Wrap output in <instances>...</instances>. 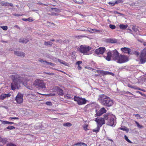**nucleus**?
<instances>
[{
    "instance_id": "obj_5",
    "label": "nucleus",
    "mask_w": 146,
    "mask_h": 146,
    "mask_svg": "<svg viewBox=\"0 0 146 146\" xmlns=\"http://www.w3.org/2000/svg\"><path fill=\"white\" fill-rule=\"evenodd\" d=\"M92 48L89 46H87L85 45H81L80 46L78 51L82 53L87 54L88 52L91 50Z\"/></svg>"
},
{
    "instance_id": "obj_55",
    "label": "nucleus",
    "mask_w": 146,
    "mask_h": 146,
    "mask_svg": "<svg viewBox=\"0 0 146 146\" xmlns=\"http://www.w3.org/2000/svg\"><path fill=\"white\" fill-rule=\"evenodd\" d=\"M124 94H131L132 95H133L131 93V92H125L124 93Z\"/></svg>"
},
{
    "instance_id": "obj_17",
    "label": "nucleus",
    "mask_w": 146,
    "mask_h": 146,
    "mask_svg": "<svg viewBox=\"0 0 146 146\" xmlns=\"http://www.w3.org/2000/svg\"><path fill=\"white\" fill-rule=\"evenodd\" d=\"M8 139L7 138L0 137V142L3 143V144H6L8 142Z\"/></svg>"
},
{
    "instance_id": "obj_16",
    "label": "nucleus",
    "mask_w": 146,
    "mask_h": 146,
    "mask_svg": "<svg viewBox=\"0 0 146 146\" xmlns=\"http://www.w3.org/2000/svg\"><path fill=\"white\" fill-rule=\"evenodd\" d=\"M56 90H57L58 93L59 94V95L62 96L64 94L63 90L60 88L59 87L57 86L56 87Z\"/></svg>"
},
{
    "instance_id": "obj_25",
    "label": "nucleus",
    "mask_w": 146,
    "mask_h": 146,
    "mask_svg": "<svg viewBox=\"0 0 146 146\" xmlns=\"http://www.w3.org/2000/svg\"><path fill=\"white\" fill-rule=\"evenodd\" d=\"M128 25H124L123 24H120L119 25V28L121 29L124 30L126 29Z\"/></svg>"
},
{
    "instance_id": "obj_60",
    "label": "nucleus",
    "mask_w": 146,
    "mask_h": 146,
    "mask_svg": "<svg viewBox=\"0 0 146 146\" xmlns=\"http://www.w3.org/2000/svg\"><path fill=\"white\" fill-rule=\"evenodd\" d=\"M11 119H18L19 118L18 117H10Z\"/></svg>"
},
{
    "instance_id": "obj_62",
    "label": "nucleus",
    "mask_w": 146,
    "mask_h": 146,
    "mask_svg": "<svg viewBox=\"0 0 146 146\" xmlns=\"http://www.w3.org/2000/svg\"><path fill=\"white\" fill-rule=\"evenodd\" d=\"M135 51H131V52H130V54H135Z\"/></svg>"
},
{
    "instance_id": "obj_28",
    "label": "nucleus",
    "mask_w": 146,
    "mask_h": 146,
    "mask_svg": "<svg viewBox=\"0 0 146 146\" xmlns=\"http://www.w3.org/2000/svg\"><path fill=\"white\" fill-rule=\"evenodd\" d=\"M52 44V43L50 41H48L46 42L45 41L44 43V44L45 45L48 46L50 45V46H51Z\"/></svg>"
},
{
    "instance_id": "obj_24",
    "label": "nucleus",
    "mask_w": 146,
    "mask_h": 146,
    "mask_svg": "<svg viewBox=\"0 0 146 146\" xmlns=\"http://www.w3.org/2000/svg\"><path fill=\"white\" fill-rule=\"evenodd\" d=\"M0 121L2 123L4 124H12L14 123L13 122H9L6 121L0 120Z\"/></svg>"
},
{
    "instance_id": "obj_15",
    "label": "nucleus",
    "mask_w": 146,
    "mask_h": 146,
    "mask_svg": "<svg viewBox=\"0 0 146 146\" xmlns=\"http://www.w3.org/2000/svg\"><path fill=\"white\" fill-rule=\"evenodd\" d=\"M14 54H15L17 56H19L24 57L25 56L24 53L23 52L19 51H15Z\"/></svg>"
},
{
    "instance_id": "obj_3",
    "label": "nucleus",
    "mask_w": 146,
    "mask_h": 146,
    "mask_svg": "<svg viewBox=\"0 0 146 146\" xmlns=\"http://www.w3.org/2000/svg\"><path fill=\"white\" fill-rule=\"evenodd\" d=\"M98 100L102 105L108 107L112 106L113 104V100L104 94L100 95Z\"/></svg>"
},
{
    "instance_id": "obj_61",
    "label": "nucleus",
    "mask_w": 146,
    "mask_h": 146,
    "mask_svg": "<svg viewBox=\"0 0 146 146\" xmlns=\"http://www.w3.org/2000/svg\"><path fill=\"white\" fill-rule=\"evenodd\" d=\"M77 68L78 70H80L82 69V67L80 66V65H78Z\"/></svg>"
},
{
    "instance_id": "obj_2",
    "label": "nucleus",
    "mask_w": 146,
    "mask_h": 146,
    "mask_svg": "<svg viewBox=\"0 0 146 146\" xmlns=\"http://www.w3.org/2000/svg\"><path fill=\"white\" fill-rule=\"evenodd\" d=\"M113 60L119 63L126 62L129 60V58L126 56L121 54L119 55V53L116 50H114L113 51Z\"/></svg>"
},
{
    "instance_id": "obj_4",
    "label": "nucleus",
    "mask_w": 146,
    "mask_h": 146,
    "mask_svg": "<svg viewBox=\"0 0 146 146\" xmlns=\"http://www.w3.org/2000/svg\"><path fill=\"white\" fill-rule=\"evenodd\" d=\"M115 116L111 113H107L104 115V118L106 120H107V124L110 126H115L116 124V122L115 121L114 118Z\"/></svg>"
},
{
    "instance_id": "obj_57",
    "label": "nucleus",
    "mask_w": 146,
    "mask_h": 146,
    "mask_svg": "<svg viewBox=\"0 0 146 146\" xmlns=\"http://www.w3.org/2000/svg\"><path fill=\"white\" fill-rule=\"evenodd\" d=\"M11 96V95L9 93H8V94H6V98L7 97H9Z\"/></svg>"
},
{
    "instance_id": "obj_34",
    "label": "nucleus",
    "mask_w": 146,
    "mask_h": 146,
    "mask_svg": "<svg viewBox=\"0 0 146 146\" xmlns=\"http://www.w3.org/2000/svg\"><path fill=\"white\" fill-rule=\"evenodd\" d=\"M15 127L13 126L9 125L7 127L6 129H5V130L6 129L9 130H11L12 129H15Z\"/></svg>"
},
{
    "instance_id": "obj_46",
    "label": "nucleus",
    "mask_w": 146,
    "mask_h": 146,
    "mask_svg": "<svg viewBox=\"0 0 146 146\" xmlns=\"http://www.w3.org/2000/svg\"><path fill=\"white\" fill-rule=\"evenodd\" d=\"M46 64L48 65H50L52 66H54V63L50 62H47Z\"/></svg>"
},
{
    "instance_id": "obj_22",
    "label": "nucleus",
    "mask_w": 146,
    "mask_h": 146,
    "mask_svg": "<svg viewBox=\"0 0 146 146\" xmlns=\"http://www.w3.org/2000/svg\"><path fill=\"white\" fill-rule=\"evenodd\" d=\"M107 42L111 43H117V40L115 39H109L108 40Z\"/></svg>"
},
{
    "instance_id": "obj_30",
    "label": "nucleus",
    "mask_w": 146,
    "mask_h": 146,
    "mask_svg": "<svg viewBox=\"0 0 146 146\" xmlns=\"http://www.w3.org/2000/svg\"><path fill=\"white\" fill-rule=\"evenodd\" d=\"M58 61L60 63L62 64H64L66 66H67V63H66V62H65L64 61L61 60L60 59H58Z\"/></svg>"
},
{
    "instance_id": "obj_58",
    "label": "nucleus",
    "mask_w": 146,
    "mask_h": 146,
    "mask_svg": "<svg viewBox=\"0 0 146 146\" xmlns=\"http://www.w3.org/2000/svg\"><path fill=\"white\" fill-rule=\"evenodd\" d=\"M136 92L137 93H139V94H141L142 96H143V93L141 92H140L139 91H137Z\"/></svg>"
},
{
    "instance_id": "obj_63",
    "label": "nucleus",
    "mask_w": 146,
    "mask_h": 146,
    "mask_svg": "<svg viewBox=\"0 0 146 146\" xmlns=\"http://www.w3.org/2000/svg\"><path fill=\"white\" fill-rule=\"evenodd\" d=\"M78 37L80 38V37H86V36H85L79 35L78 36Z\"/></svg>"
},
{
    "instance_id": "obj_49",
    "label": "nucleus",
    "mask_w": 146,
    "mask_h": 146,
    "mask_svg": "<svg viewBox=\"0 0 146 146\" xmlns=\"http://www.w3.org/2000/svg\"><path fill=\"white\" fill-rule=\"evenodd\" d=\"M88 125H85L84 127V129L85 131H86L88 129L87 128Z\"/></svg>"
},
{
    "instance_id": "obj_64",
    "label": "nucleus",
    "mask_w": 146,
    "mask_h": 146,
    "mask_svg": "<svg viewBox=\"0 0 146 146\" xmlns=\"http://www.w3.org/2000/svg\"><path fill=\"white\" fill-rule=\"evenodd\" d=\"M143 96H144L143 98L146 99V95L143 94Z\"/></svg>"
},
{
    "instance_id": "obj_51",
    "label": "nucleus",
    "mask_w": 146,
    "mask_h": 146,
    "mask_svg": "<svg viewBox=\"0 0 146 146\" xmlns=\"http://www.w3.org/2000/svg\"><path fill=\"white\" fill-rule=\"evenodd\" d=\"M132 29L135 32H136L138 30L134 26H133V27H132Z\"/></svg>"
},
{
    "instance_id": "obj_40",
    "label": "nucleus",
    "mask_w": 146,
    "mask_h": 146,
    "mask_svg": "<svg viewBox=\"0 0 146 146\" xmlns=\"http://www.w3.org/2000/svg\"><path fill=\"white\" fill-rule=\"evenodd\" d=\"M123 0H117L115 2V4H117L119 3H123Z\"/></svg>"
},
{
    "instance_id": "obj_47",
    "label": "nucleus",
    "mask_w": 146,
    "mask_h": 146,
    "mask_svg": "<svg viewBox=\"0 0 146 146\" xmlns=\"http://www.w3.org/2000/svg\"><path fill=\"white\" fill-rule=\"evenodd\" d=\"M45 104L49 106H51L52 105V103L50 102H46Z\"/></svg>"
},
{
    "instance_id": "obj_59",
    "label": "nucleus",
    "mask_w": 146,
    "mask_h": 146,
    "mask_svg": "<svg viewBox=\"0 0 146 146\" xmlns=\"http://www.w3.org/2000/svg\"><path fill=\"white\" fill-rule=\"evenodd\" d=\"M47 95H48V96H54L55 95V94H53V93H50V94H49Z\"/></svg>"
},
{
    "instance_id": "obj_6",
    "label": "nucleus",
    "mask_w": 146,
    "mask_h": 146,
    "mask_svg": "<svg viewBox=\"0 0 146 146\" xmlns=\"http://www.w3.org/2000/svg\"><path fill=\"white\" fill-rule=\"evenodd\" d=\"M74 100L77 102V103L79 105H81L85 104L86 103V100L84 98H82L79 97H74Z\"/></svg>"
},
{
    "instance_id": "obj_43",
    "label": "nucleus",
    "mask_w": 146,
    "mask_h": 146,
    "mask_svg": "<svg viewBox=\"0 0 146 146\" xmlns=\"http://www.w3.org/2000/svg\"><path fill=\"white\" fill-rule=\"evenodd\" d=\"M79 30L83 31H86L87 30V28L83 27L82 28H81Z\"/></svg>"
},
{
    "instance_id": "obj_19",
    "label": "nucleus",
    "mask_w": 146,
    "mask_h": 146,
    "mask_svg": "<svg viewBox=\"0 0 146 146\" xmlns=\"http://www.w3.org/2000/svg\"><path fill=\"white\" fill-rule=\"evenodd\" d=\"M19 41L20 43L26 44L29 41V40L25 38H21L19 39Z\"/></svg>"
},
{
    "instance_id": "obj_7",
    "label": "nucleus",
    "mask_w": 146,
    "mask_h": 146,
    "mask_svg": "<svg viewBox=\"0 0 146 146\" xmlns=\"http://www.w3.org/2000/svg\"><path fill=\"white\" fill-rule=\"evenodd\" d=\"M145 50H142L140 56V61L141 64H143L146 62V51Z\"/></svg>"
},
{
    "instance_id": "obj_41",
    "label": "nucleus",
    "mask_w": 146,
    "mask_h": 146,
    "mask_svg": "<svg viewBox=\"0 0 146 146\" xmlns=\"http://www.w3.org/2000/svg\"><path fill=\"white\" fill-rule=\"evenodd\" d=\"M38 61L42 64H44L45 63H46L47 61L46 60H44L43 59H40L38 60Z\"/></svg>"
},
{
    "instance_id": "obj_31",
    "label": "nucleus",
    "mask_w": 146,
    "mask_h": 146,
    "mask_svg": "<svg viewBox=\"0 0 146 146\" xmlns=\"http://www.w3.org/2000/svg\"><path fill=\"white\" fill-rule=\"evenodd\" d=\"M22 20L25 21H29V22L32 21L33 20L32 19L31 17H29L28 19L23 18L22 19Z\"/></svg>"
},
{
    "instance_id": "obj_26",
    "label": "nucleus",
    "mask_w": 146,
    "mask_h": 146,
    "mask_svg": "<svg viewBox=\"0 0 146 146\" xmlns=\"http://www.w3.org/2000/svg\"><path fill=\"white\" fill-rule=\"evenodd\" d=\"M100 127H100V126L97 125V127L96 129L93 130V131L96 133H98L99 132L100 129Z\"/></svg>"
},
{
    "instance_id": "obj_39",
    "label": "nucleus",
    "mask_w": 146,
    "mask_h": 146,
    "mask_svg": "<svg viewBox=\"0 0 146 146\" xmlns=\"http://www.w3.org/2000/svg\"><path fill=\"white\" fill-rule=\"evenodd\" d=\"M37 3L38 5H41L46 6H48L49 5V4H48L47 3H46L45 4H43L40 2H38Z\"/></svg>"
},
{
    "instance_id": "obj_14",
    "label": "nucleus",
    "mask_w": 146,
    "mask_h": 146,
    "mask_svg": "<svg viewBox=\"0 0 146 146\" xmlns=\"http://www.w3.org/2000/svg\"><path fill=\"white\" fill-rule=\"evenodd\" d=\"M0 4L1 5L3 6H9L11 7H13V4L12 3H9L4 1H2L1 2Z\"/></svg>"
},
{
    "instance_id": "obj_12",
    "label": "nucleus",
    "mask_w": 146,
    "mask_h": 146,
    "mask_svg": "<svg viewBox=\"0 0 146 146\" xmlns=\"http://www.w3.org/2000/svg\"><path fill=\"white\" fill-rule=\"evenodd\" d=\"M113 51L112 52H111L110 51L108 52L107 54V56L106 57H106V59L108 61H110V60L111 57H112V58L113 59Z\"/></svg>"
},
{
    "instance_id": "obj_9",
    "label": "nucleus",
    "mask_w": 146,
    "mask_h": 146,
    "mask_svg": "<svg viewBox=\"0 0 146 146\" xmlns=\"http://www.w3.org/2000/svg\"><path fill=\"white\" fill-rule=\"evenodd\" d=\"M105 120L104 117V118L100 117L98 118L97 117L95 121L97 123V125L101 127L103 125L105 124Z\"/></svg>"
},
{
    "instance_id": "obj_52",
    "label": "nucleus",
    "mask_w": 146,
    "mask_h": 146,
    "mask_svg": "<svg viewBox=\"0 0 146 146\" xmlns=\"http://www.w3.org/2000/svg\"><path fill=\"white\" fill-rule=\"evenodd\" d=\"M114 13L115 14L117 13V14H119L121 16H123L124 15V14H123L122 13H119V12H118L117 11H114Z\"/></svg>"
},
{
    "instance_id": "obj_20",
    "label": "nucleus",
    "mask_w": 146,
    "mask_h": 146,
    "mask_svg": "<svg viewBox=\"0 0 146 146\" xmlns=\"http://www.w3.org/2000/svg\"><path fill=\"white\" fill-rule=\"evenodd\" d=\"M101 73H102L104 75H111L113 76H114L115 75V74H114L112 73V72H108V71H101Z\"/></svg>"
},
{
    "instance_id": "obj_36",
    "label": "nucleus",
    "mask_w": 146,
    "mask_h": 146,
    "mask_svg": "<svg viewBox=\"0 0 146 146\" xmlns=\"http://www.w3.org/2000/svg\"><path fill=\"white\" fill-rule=\"evenodd\" d=\"M120 129L122 130L125 131L127 132H128L129 131V129L127 127H121Z\"/></svg>"
},
{
    "instance_id": "obj_37",
    "label": "nucleus",
    "mask_w": 146,
    "mask_h": 146,
    "mask_svg": "<svg viewBox=\"0 0 146 146\" xmlns=\"http://www.w3.org/2000/svg\"><path fill=\"white\" fill-rule=\"evenodd\" d=\"M124 138L128 142L130 143H132V142L128 139V137L126 135L124 136Z\"/></svg>"
},
{
    "instance_id": "obj_38",
    "label": "nucleus",
    "mask_w": 146,
    "mask_h": 146,
    "mask_svg": "<svg viewBox=\"0 0 146 146\" xmlns=\"http://www.w3.org/2000/svg\"><path fill=\"white\" fill-rule=\"evenodd\" d=\"M109 27L112 29H114L116 28V27L115 25L112 24H110Z\"/></svg>"
},
{
    "instance_id": "obj_11",
    "label": "nucleus",
    "mask_w": 146,
    "mask_h": 146,
    "mask_svg": "<svg viewBox=\"0 0 146 146\" xmlns=\"http://www.w3.org/2000/svg\"><path fill=\"white\" fill-rule=\"evenodd\" d=\"M105 50L104 47H101L96 49L95 52V53L98 54H102L104 52Z\"/></svg>"
},
{
    "instance_id": "obj_32",
    "label": "nucleus",
    "mask_w": 146,
    "mask_h": 146,
    "mask_svg": "<svg viewBox=\"0 0 146 146\" xmlns=\"http://www.w3.org/2000/svg\"><path fill=\"white\" fill-rule=\"evenodd\" d=\"M6 94H2L0 96V99L1 100H3L5 99L6 98Z\"/></svg>"
},
{
    "instance_id": "obj_48",
    "label": "nucleus",
    "mask_w": 146,
    "mask_h": 146,
    "mask_svg": "<svg viewBox=\"0 0 146 146\" xmlns=\"http://www.w3.org/2000/svg\"><path fill=\"white\" fill-rule=\"evenodd\" d=\"M134 115H135V117H137V119H140L141 118L140 117V115L139 114H134Z\"/></svg>"
},
{
    "instance_id": "obj_53",
    "label": "nucleus",
    "mask_w": 146,
    "mask_h": 146,
    "mask_svg": "<svg viewBox=\"0 0 146 146\" xmlns=\"http://www.w3.org/2000/svg\"><path fill=\"white\" fill-rule=\"evenodd\" d=\"M45 74L49 75H53L54 74L52 73L45 72Z\"/></svg>"
},
{
    "instance_id": "obj_54",
    "label": "nucleus",
    "mask_w": 146,
    "mask_h": 146,
    "mask_svg": "<svg viewBox=\"0 0 146 146\" xmlns=\"http://www.w3.org/2000/svg\"><path fill=\"white\" fill-rule=\"evenodd\" d=\"M135 54L137 56H138L139 55V53L138 52L136 51H135Z\"/></svg>"
},
{
    "instance_id": "obj_10",
    "label": "nucleus",
    "mask_w": 146,
    "mask_h": 146,
    "mask_svg": "<svg viewBox=\"0 0 146 146\" xmlns=\"http://www.w3.org/2000/svg\"><path fill=\"white\" fill-rule=\"evenodd\" d=\"M97 110H96V112L97 113L95 115V117L100 116L106 112V110L104 108H102L98 112H97Z\"/></svg>"
},
{
    "instance_id": "obj_13",
    "label": "nucleus",
    "mask_w": 146,
    "mask_h": 146,
    "mask_svg": "<svg viewBox=\"0 0 146 146\" xmlns=\"http://www.w3.org/2000/svg\"><path fill=\"white\" fill-rule=\"evenodd\" d=\"M121 51L125 53H127L129 54H130L131 49L127 47H124L121 48Z\"/></svg>"
},
{
    "instance_id": "obj_8",
    "label": "nucleus",
    "mask_w": 146,
    "mask_h": 146,
    "mask_svg": "<svg viewBox=\"0 0 146 146\" xmlns=\"http://www.w3.org/2000/svg\"><path fill=\"white\" fill-rule=\"evenodd\" d=\"M23 94L19 92L15 98V100L17 103L19 104L22 103L23 102Z\"/></svg>"
},
{
    "instance_id": "obj_18",
    "label": "nucleus",
    "mask_w": 146,
    "mask_h": 146,
    "mask_svg": "<svg viewBox=\"0 0 146 146\" xmlns=\"http://www.w3.org/2000/svg\"><path fill=\"white\" fill-rule=\"evenodd\" d=\"M45 85L43 81H42V82H41V83L38 86H36V87L39 89H43L45 88Z\"/></svg>"
},
{
    "instance_id": "obj_33",
    "label": "nucleus",
    "mask_w": 146,
    "mask_h": 146,
    "mask_svg": "<svg viewBox=\"0 0 146 146\" xmlns=\"http://www.w3.org/2000/svg\"><path fill=\"white\" fill-rule=\"evenodd\" d=\"M135 122L136 124L137 127L139 129H141L143 127V126L141 125L137 121H135Z\"/></svg>"
},
{
    "instance_id": "obj_29",
    "label": "nucleus",
    "mask_w": 146,
    "mask_h": 146,
    "mask_svg": "<svg viewBox=\"0 0 146 146\" xmlns=\"http://www.w3.org/2000/svg\"><path fill=\"white\" fill-rule=\"evenodd\" d=\"M72 125V124L69 122L64 123L63 124V125L66 127H70Z\"/></svg>"
},
{
    "instance_id": "obj_56",
    "label": "nucleus",
    "mask_w": 146,
    "mask_h": 146,
    "mask_svg": "<svg viewBox=\"0 0 146 146\" xmlns=\"http://www.w3.org/2000/svg\"><path fill=\"white\" fill-rule=\"evenodd\" d=\"M13 15L17 17H19L20 16H21V15H20V14H13Z\"/></svg>"
},
{
    "instance_id": "obj_23",
    "label": "nucleus",
    "mask_w": 146,
    "mask_h": 146,
    "mask_svg": "<svg viewBox=\"0 0 146 146\" xmlns=\"http://www.w3.org/2000/svg\"><path fill=\"white\" fill-rule=\"evenodd\" d=\"M74 145H76L77 146H87V145L85 143L83 142H78L75 144Z\"/></svg>"
},
{
    "instance_id": "obj_27",
    "label": "nucleus",
    "mask_w": 146,
    "mask_h": 146,
    "mask_svg": "<svg viewBox=\"0 0 146 146\" xmlns=\"http://www.w3.org/2000/svg\"><path fill=\"white\" fill-rule=\"evenodd\" d=\"M74 1L78 4H81L83 3V0H74Z\"/></svg>"
},
{
    "instance_id": "obj_21",
    "label": "nucleus",
    "mask_w": 146,
    "mask_h": 146,
    "mask_svg": "<svg viewBox=\"0 0 146 146\" xmlns=\"http://www.w3.org/2000/svg\"><path fill=\"white\" fill-rule=\"evenodd\" d=\"M41 82H42V80H37L35 81L34 85H35L36 87V86H38Z\"/></svg>"
},
{
    "instance_id": "obj_45",
    "label": "nucleus",
    "mask_w": 146,
    "mask_h": 146,
    "mask_svg": "<svg viewBox=\"0 0 146 146\" xmlns=\"http://www.w3.org/2000/svg\"><path fill=\"white\" fill-rule=\"evenodd\" d=\"M65 98L68 99H70L71 98V97L70 96V95L68 94H66L65 95Z\"/></svg>"
},
{
    "instance_id": "obj_50",
    "label": "nucleus",
    "mask_w": 146,
    "mask_h": 146,
    "mask_svg": "<svg viewBox=\"0 0 146 146\" xmlns=\"http://www.w3.org/2000/svg\"><path fill=\"white\" fill-rule=\"evenodd\" d=\"M82 63V61H78L76 62V64L78 65H80V64H81Z\"/></svg>"
},
{
    "instance_id": "obj_1",
    "label": "nucleus",
    "mask_w": 146,
    "mask_h": 146,
    "mask_svg": "<svg viewBox=\"0 0 146 146\" xmlns=\"http://www.w3.org/2000/svg\"><path fill=\"white\" fill-rule=\"evenodd\" d=\"M13 82L11 83V89L13 90L16 89H19L20 88V84L22 83L25 86L27 84L25 83L24 84L23 82L24 80V78L22 77H18L17 75H13Z\"/></svg>"
},
{
    "instance_id": "obj_42",
    "label": "nucleus",
    "mask_w": 146,
    "mask_h": 146,
    "mask_svg": "<svg viewBox=\"0 0 146 146\" xmlns=\"http://www.w3.org/2000/svg\"><path fill=\"white\" fill-rule=\"evenodd\" d=\"M1 27L3 30L5 31L7 30L8 29V27L6 26H1Z\"/></svg>"
},
{
    "instance_id": "obj_35",
    "label": "nucleus",
    "mask_w": 146,
    "mask_h": 146,
    "mask_svg": "<svg viewBox=\"0 0 146 146\" xmlns=\"http://www.w3.org/2000/svg\"><path fill=\"white\" fill-rule=\"evenodd\" d=\"M52 10L53 11L57 12H60V10L57 8H52Z\"/></svg>"
},
{
    "instance_id": "obj_44",
    "label": "nucleus",
    "mask_w": 146,
    "mask_h": 146,
    "mask_svg": "<svg viewBox=\"0 0 146 146\" xmlns=\"http://www.w3.org/2000/svg\"><path fill=\"white\" fill-rule=\"evenodd\" d=\"M108 4L111 6H114L115 5V2H109L108 3Z\"/></svg>"
}]
</instances>
